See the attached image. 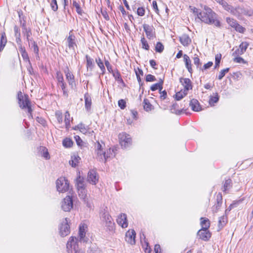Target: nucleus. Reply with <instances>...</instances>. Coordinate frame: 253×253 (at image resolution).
<instances>
[{
	"mask_svg": "<svg viewBox=\"0 0 253 253\" xmlns=\"http://www.w3.org/2000/svg\"><path fill=\"white\" fill-rule=\"evenodd\" d=\"M66 42L68 47L75 51V47H77V45L76 37L73 33V30L70 31L69 33V36L66 39Z\"/></svg>",
	"mask_w": 253,
	"mask_h": 253,
	"instance_id": "6e6552de",
	"label": "nucleus"
},
{
	"mask_svg": "<svg viewBox=\"0 0 253 253\" xmlns=\"http://www.w3.org/2000/svg\"><path fill=\"white\" fill-rule=\"evenodd\" d=\"M221 58V54H217L215 55V65H214V68H217L219 66V64L220 62Z\"/></svg>",
	"mask_w": 253,
	"mask_h": 253,
	"instance_id": "5fc2aeb1",
	"label": "nucleus"
},
{
	"mask_svg": "<svg viewBox=\"0 0 253 253\" xmlns=\"http://www.w3.org/2000/svg\"><path fill=\"white\" fill-rule=\"evenodd\" d=\"M232 180L230 179H228L225 180L223 186V191L226 192L231 187Z\"/></svg>",
	"mask_w": 253,
	"mask_h": 253,
	"instance_id": "ea45409f",
	"label": "nucleus"
},
{
	"mask_svg": "<svg viewBox=\"0 0 253 253\" xmlns=\"http://www.w3.org/2000/svg\"><path fill=\"white\" fill-rule=\"evenodd\" d=\"M222 203V197L221 193H218L216 196V203L212 207V211L217 212L221 206Z\"/></svg>",
	"mask_w": 253,
	"mask_h": 253,
	"instance_id": "6ab92c4d",
	"label": "nucleus"
},
{
	"mask_svg": "<svg viewBox=\"0 0 253 253\" xmlns=\"http://www.w3.org/2000/svg\"><path fill=\"white\" fill-rule=\"evenodd\" d=\"M118 105L121 109H124L126 107V102L124 99L118 101Z\"/></svg>",
	"mask_w": 253,
	"mask_h": 253,
	"instance_id": "774afa93",
	"label": "nucleus"
},
{
	"mask_svg": "<svg viewBox=\"0 0 253 253\" xmlns=\"http://www.w3.org/2000/svg\"><path fill=\"white\" fill-rule=\"evenodd\" d=\"M164 49V46L161 42H157L155 45V51L159 53H162Z\"/></svg>",
	"mask_w": 253,
	"mask_h": 253,
	"instance_id": "c03bdc74",
	"label": "nucleus"
},
{
	"mask_svg": "<svg viewBox=\"0 0 253 253\" xmlns=\"http://www.w3.org/2000/svg\"><path fill=\"white\" fill-rule=\"evenodd\" d=\"M95 62L101 71V74L102 75H104L105 73L106 70L102 60L100 57H98L95 58Z\"/></svg>",
	"mask_w": 253,
	"mask_h": 253,
	"instance_id": "2f4dec72",
	"label": "nucleus"
},
{
	"mask_svg": "<svg viewBox=\"0 0 253 253\" xmlns=\"http://www.w3.org/2000/svg\"><path fill=\"white\" fill-rule=\"evenodd\" d=\"M117 223L122 228H125L127 227V220L126 215L125 213H121L117 219Z\"/></svg>",
	"mask_w": 253,
	"mask_h": 253,
	"instance_id": "2eb2a0df",
	"label": "nucleus"
},
{
	"mask_svg": "<svg viewBox=\"0 0 253 253\" xmlns=\"http://www.w3.org/2000/svg\"><path fill=\"white\" fill-rule=\"evenodd\" d=\"M97 156L96 158L99 161H104L105 162L107 161V159L110 157V156H108V154H106L105 152L103 151V150L101 151H95Z\"/></svg>",
	"mask_w": 253,
	"mask_h": 253,
	"instance_id": "4be33fe9",
	"label": "nucleus"
},
{
	"mask_svg": "<svg viewBox=\"0 0 253 253\" xmlns=\"http://www.w3.org/2000/svg\"><path fill=\"white\" fill-rule=\"evenodd\" d=\"M189 8L191 12H192L195 15H196L197 17L200 19V13L201 12L199 11V10L198 8L192 6H189Z\"/></svg>",
	"mask_w": 253,
	"mask_h": 253,
	"instance_id": "13d9d810",
	"label": "nucleus"
},
{
	"mask_svg": "<svg viewBox=\"0 0 253 253\" xmlns=\"http://www.w3.org/2000/svg\"><path fill=\"white\" fill-rule=\"evenodd\" d=\"M226 22L232 27L235 28L238 23V22L234 19L230 17L226 18Z\"/></svg>",
	"mask_w": 253,
	"mask_h": 253,
	"instance_id": "a19ab883",
	"label": "nucleus"
},
{
	"mask_svg": "<svg viewBox=\"0 0 253 253\" xmlns=\"http://www.w3.org/2000/svg\"><path fill=\"white\" fill-rule=\"evenodd\" d=\"M104 62H105V65L106 67H107V69L108 72L110 73H113V70L112 69V67L111 65L110 64V62H109V61L107 60H106V59L105 58Z\"/></svg>",
	"mask_w": 253,
	"mask_h": 253,
	"instance_id": "0e129e2a",
	"label": "nucleus"
},
{
	"mask_svg": "<svg viewBox=\"0 0 253 253\" xmlns=\"http://www.w3.org/2000/svg\"><path fill=\"white\" fill-rule=\"evenodd\" d=\"M66 80H67L69 85L72 88H74L76 86V84L74 79V76L68 69L65 71Z\"/></svg>",
	"mask_w": 253,
	"mask_h": 253,
	"instance_id": "dca6fc26",
	"label": "nucleus"
},
{
	"mask_svg": "<svg viewBox=\"0 0 253 253\" xmlns=\"http://www.w3.org/2000/svg\"><path fill=\"white\" fill-rule=\"evenodd\" d=\"M249 45V43L247 42H243L239 45V47L237 48L233 53V56H238L243 54L246 51Z\"/></svg>",
	"mask_w": 253,
	"mask_h": 253,
	"instance_id": "9d476101",
	"label": "nucleus"
},
{
	"mask_svg": "<svg viewBox=\"0 0 253 253\" xmlns=\"http://www.w3.org/2000/svg\"><path fill=\"white\" fill-rule=\"evenodd\" d=\"M61 208L65 211H69L73 208V200L71 196H66L61 203Z\"/></svg>",
	"mask_w": 253,
	"mask_h": 253,
	"instance_id": "1a4fd4ad",
	"label": "nucleus"
},
{
	"mask_svg": "<svg viewBox=\"0 0 253 253\" xmlns=\"http://www.w3.org/2000/svg\"><path fill=\"white\" fill-rule=\"evenodd\" d=\"M56 79L57 80L58 85L61 84L62 83H65L63 75L60 71H57L56 72Z\"/></svg>",
	"mask_w": 253,
	"mask_h": 253,
	"instance_id": "79ce46f5",
	"label": "nucleus"
},
{
	"mask_svg": "<svg viewBox=\"0 0 253 253\" xmlns=\"http://www.w3.org/2000/svg\"><path fill=\"white\" fill-rule=\"evenodd\" d=\"M70 232V228L68 224V218H65L59 226V233L61 236H67Z\"/></svg>",
	"mask_w": 253,
	"mask_h": 253,
	"instance_id": "0eeeda50",
	"label": "nucleus"
},
{
	"mask_svg": "<svg viewBox=\"0 0 253 253\" xmlns=\"http://www.w3.org/2000/svg\"><path fill=\"white\" fill-rule=\"evenodd\" d=\"M183 58L186 68L187 69L189 73H192V69L191 67V61L189 57L187 54H184Z\"/></svg>",
	"mask_w": 253,
	"mask_h": 253,
	"instance_id": "bb28decb",
	"label": "nucleus"
},
{
	"mask_svg": "<svg viewBox=\"0 0 253 253\" xmlns=\"http://www.w3.org/2000/svg\"><path fill=\"white\" fill-rule=\"evenodd\" d=\"M219 4L221 5L222 7L226 10L227 8L229 9V4L224 0H214Z\"/></svg>",
	"mask_w": 253,
	"mask_h": 253,
	"instance_id": "6e6d98bb",
	"label": "nucleus"
},
{
	"mask_svg": "<svg viewBox=\"0 0 253 253\" xmlns=\"http://www.w3.org/2000/svg\"><path fill=\"white\" fill-rule=\"evenodd\" d=\"M50 6L51 7V9L54 11H56L57 10L58 5L56 0H51V1L50 2Z\"/></svg>",
	"mask_w": 253,
	"mask_h": 253,
	"instance_id": "680f3d73",
	"label": "nucleus"
},
{
	"mask_svg": "<svg viewBox=\"0 0 253 253\" xmlns=\"http://www.w3.org/2000/svg\"><path fill=\"white\" fill-rule=\"evenodd\" d=\"M85 59L86 60V68L87 70L92 71L95 67V64L93 58H91L89 55H85Z\"/></svg>",
	"mask_w": 253,
	"mask_h": 253,
	"instance_id": "412c9836",
	"label": "nucleus"
},
{
	"mask_svg": "<svg viewBox=\"0 0 253 253\" xmlns=\"http://www.w3.org/2000/svg\"><path fill=\"white\" fill-rule=\"evenodd\" d=\"M141 42L142 43V48L147 50L149 49V45L147 42V41L144 37L141 38Z\"/></svg>",
	"mask_w": 253,
	"mask_h": 253,
	"instance_id": "09e8293b",
	"label": "nucleus"
},
{
	"mask_svg": "<svg viewBox=\"0 0 253 253\" xmlns=\"http://www.w3.org/2000/svg\"><path fill=\"white\" fill-rule=\"evenodd\" d=\"M7 43V38L5 32H2L0 37V52L3 50Z\"/></svg>",
	"mask_w": 253,
	"mask_h": 253,
	"instance_id": "393cba45",
	"label": "nucleus"
},
{
	"mask_svg": "<svg viewBox=\"0 0 253 253\" xmlns=\"http://www.w3.org/2000/svg\"><path fill=\"white\" fill-rule=\"evenodd\" d=\"M116 81L119 82H123V80L121 77L120 73L118 70L116 71H113V73H111Z\"/></svg>",
	"mask_w": 253,
	"mask_h": 253,
	"instance_id": "58836bf2",
	"label": "nucleus"
},
{
	"mask_svg": "<svg viewBox=\"0 0 253 253\" xmlns=\"http://www.w3.org/2000/svg\"><path fill=\"white\" fill-rule=\"evenodd\" d=\"M17 99L19 106L21 109H29V111H31V102L27 94H23L21 91H19Z\"/></svg>",
	"mask_w": 253,
	"mask_h": 253,
	"instance_id": "f03ea898",
	"label": "nucleus"
},
{
	"mask_svg": "<svg viewBox=\"0 0 253 253\" xmlns=\"http://www.w3.org/2000/svg\"><path fill=\"white\" fill-rule=\"evenodd\" d=\"M229 71V68H226L222 70L218 76V79L221 80L225 76V74L228 73Z\"/></svg>",
	"mask_w": 253,
	"mask_h": 253,
	"instance_id": "4d7b16f0",
	"label": "nucleus"
},
{
	"mask_svg": "<svg viewBox=\"0 0 253 253\" xmlns=\"http://www.w3.org/2000/svg\"><path fill=\"white\" fill-rule=\"evenodd\" d=\"M229 9L227 8L226 10V11L229 12L232 15L237 17H239V10L238 9V6H237L236 7H234L233 6H231V5H229Z\"/></svg>",
	"mask_w": 253,
	"mask_h": 253,
	"instance_id": "c756f323",
	"label": "nucleus"
},
{
	"mask_svg": "<svg viewBox=\"0 0 253 253\" xmlns=\"http://www.w3.org/2000/svg\"><path fill=\"white\" fill-rule=\"evenodd\" d=\"M189 106L192 110L195 112H199L202 110V107L197 99H192L189 103Z\"/></svg>",
	"mask_w": 253,
	"mask_h": 253,
	"instance_id": "f3484780",
	"label": "nucleus"
},
{
	"mask_svg": "<svg viewBox=\"0 0 253 253\" xmlns=\"http://www.w3.org/2000/svg\"><path fill=\"white\" fill-rule=\"evenodd\" d=\"M200 19L206 24L214 25L216 27H220L221 26L220 21L217 19V14L207 6L205 7L203 11H201Z\"/></svg>",
	"mask_w": 253,
	"mask_h": 253,
	"instance_id": "f257e3e1",
	"label": "nucleus"
},
{
	"mask_svg": "<svg viewBox=\"0 0 253 253\" xmlns=\"http://www.w3.org/2000/svg\"><path fill=\"white\" fill-rule=\"evenodd\" d=\"M135 74H136V78H137V79L139 83V85H142V83H141L140 76H143V71L141 69L138 68V71H135Z\"/></svg>",
	"mask_w": 253,
	"mask_h": 253,
	"instance_id": "49530a36",
	"label": "nucleus"
},
{
	"mask_svg": "<svg viewBox=\"0 0 253 253\" xmlns=\"http://www.w3.org/2000/svg\"><path fill=\"white\" fill-rule=\"evenodd\" d=\"M163 80H161L160 82L153 84L151 86V90L152 91H155L159 89V91H161L163 89Z\"/></svg>",
	"mask_w": 253,
	"mask_h": 253,
	"instance_id": "c9c22d12",
	"label": "nucleus"
},
{
	"mask_svg": "<svg viewBox=\"0 0 253 253\" xmlns=\"http://www.w3.org/2000/svg\"><path fill=\"white\" fill-rule=\"evenodd\" d=\"M87 180L89 183L93 185L98 182V176L95 170L91 169L88 171Z\"/></svg>",
	"mask_w": 253,
	"mask_h": 253,
	"instance_id": "ddd939ff",
	"label": "nucleus"
},
{
	"mask_svg": "<svg viewBox=\"0 0 253 253\" xmlns=\"http://www.w3.org/2000/svg\"><path fill=\"white\" fill-rule=\"evenodd\" d=\"M85 101V108L87 111L90 110L92 104L91 98L89 94L87 92L84 95Z\"/></svg>",
	"mask_w": 253,
	"mask_h": 253,
	"instance_id": "b1692460",
	"label": "nucleus"
},
{
	"mask_svg": "<svg viewBox=\"0 0 253 253\" xmlns=\"http://www.w3.org/2000/svg\"><path fill=\"white\" fill-rule=\"evenodd\" d=\"M143 103V108L146 111L148 112L152 110L153 106L147 99H144Z\"/></svg>",
	"mask_w": 253,
	"mask_h": 253,
	"instance_id": "4c0bfd02",
	"label": "nucleus"
},
{
	"mask_svg": "<svg viewBox=\"0 0 253 253\" xmlns=\"http://www.w3.org/2000/svg\"><path fill=\"white\" fill-rule=\"evenodd\" d=\"M227 221V218L226 216H220L218 220L219 227H221V228H222L226 224Z\"/></svg>",
	"mask_w": 253,
	"mask_h": 253,
	"instance_id": "a18cd8bd",
	"label": "nucleus"
},
{
	"mask_svg": "<svg viewBox=\"0 0 253 253\" xmlns=\"http://www.w3.org/2000/svg\"><path fill=\"white\" fill-rule=\"evenodd\" d=\"M201 225L202 226L201 229H208L210 227V221L207 218L201 217Z\"/></svg>",
	"mask_w": 253,
	"mask_h": 253,
	"instance_id": "c85d7f7f",
	"label": "nucleus"
},
{
	"mask_svg": "<svg viewBox=\"0 0 253 253\" xmlns=\"http://www.w3.org/2000/svg\"><path fill=\"white\" fill-rule=\"evenodd\" d=\"M219 97L217 93H216L214 96H211L209 100V103L212 105L215 103H217L218 101Z\"/></svg>",
	"mask_w": 253,
	"mask_h": 253,
	"instance_id": "bf43d9fd",
	"label": "nucleus"
},
{
	"mask_svg": "<svg viewBox=\"0 0 253 253\" xmlns=\"http://www.w3.org/2000/svg\"><path fill=\"white\" fill-rule=\"evenodd\" d=\"M78 193L79 197L86 202L87 198V190L85 188L78 189Z\"/></svg>",
	"mask_w": 253,
	"mask_h": 253,
	"instance_id": "7c9ffc66",
	"label": "nucleus"
},
{
	"mask_svg": "<svg viewBox=\"0 0 253 253\" xmlns=\"http://www.w3.org/2000/svg\"><path fill=\"white\" fill-rule=\"evenodd\" d=\"M70 115L69 111H66L65 113L64 122L66 128L68 129L70 127Z\"/></svg>",
	"mask_w": 253,
	"mask_h": 253,
	"instance_id": "e433bc0d",
	"label": "nucleus"
},
{
	"mask_svg": "<svg viewBox=\"0 0 253 253\" xmlns=\"http://www.w3.org/2000/svg\"><path fill=\"white\" fill-rule=\"evenodd\" d=\"M146 81L147 82H154L156 81L155 77L151 74H148L146 76Z\"/></svg>",
	"mask_w": 253,
	"mask_h": 253,
	"instance_id": "69168bd1",
	"label": "nucleus"
},
{
	"mask_svg": "<svg viewBox=\"0 0 253 253\" xmlns=\"http://www.w3.org/2000/svg\"><path fill=\"white\" fill-rule=\"evenodd\" d=\"M136 233L133 229L128 230L126 233L125 240L128 244L134 245L135 244Z\"/></svg>",
	"mask_w": 253,
	"mask_h": 253,
	"instance_id": "f8f14e48",
	"label": "nucleus"
},
{
	"mask_svg": "<svg viewBox=\"0 0 253 253\" xmlns=\"http://www.w3.org/2000/svg\"><path fill=\"white\" fill-rule=\"evenodd\" d=\"M119 138L122 148H126L131 144V139L129 135L126 133H122L119 134Z\"/></svg>",
	"mask_w": 253,
	"mask_h": 253,
	"instance_id": "423d86ee",
	"label": "nucleus"
},
{
	"mask_svg": "<svg viewBox=\"0 0 253 253\" xmlns=\"http://www.w3.org/2000/svg\"><path fill=\"white\" fill-rule=\"evenodd\" d=\"M187 91L181 92L179 91L176 93L175 94V99L176 100H180L182 98H183L186 94Z\"/></svg>",
	"mask_w": 253,
	"mask_h": 253,
	"instance_id": "864d4df0",
	"label": "nucleus"
},
{
	"mask_svg": "<svg viewBox=\"0 0 253 253\" xmlns=\"http://www.w3.org/2000/svg\"><path fill=\"white\" fill-rule=\"evenodd\" d=\"M143 28L146 33L147 37L149 39L151 40L154 37H155V32L153 26H150L148 24H144L143 25Z\"/></svg>",
	"mask_w": 253,
	"mask_h": 253,
	"instance_id": "4468645a",
	"label": "nucleus"
},
{
	"mask_svg": "<svg viewBox=\"0 0 253 253\" xmlns=\"http://www.w3.org/2000/svg\"><path fill=\"white\" fill-rule=\"evenodd\" d=\"M22 33L23 36L26 37V40L29 43L30 42H32L33 41V38H31L32 31L30 28H28L22 30Z\"/></svg>",
	"mask_w": 253,
	"mask_h": 253,
	"instance_id": "5701e85b",
	"label": "nucleus"
},
{
	"mask_svg": "<svg viewBox=\"0 0 253 253\" xmlns=\"http://www.w3.org/2000/svg\"><path fill=\"white\" fill-rule=\"evenodd\" d=\"M234 29L237 32L242 34L244 33L246 31V29L240 25L239 23L237 24V26H236Z\"/></svg>",
	"mask_w": 253,
	"mask_h": 253,
	"instance_id": "052dcab7",
	"label": "nucleus"
},
{
	"mask_svg": "<svg viewBox=\"0 0 253 253\" xmlns=\"http://www.w3.org/2000/svg\"><path fill=\"white\" fill-rule=\"evenodd\" d=\"M76 185H77V189H82L85 188L84 184V181L83 177H81V176H79L77 179Z\"/></svg>",
	"mask_w": 253,
	"mask_h": 253,
	"instance_id": "72a5a7b5",
	"label": "nucleus"
},
{
	"mask_svg": "<svg viewBox=\"0 0 253 253\" xmlns=\"http://www.w3.org/2000/svg\"><path fill=\"white\" fill-rule=\"evenodd\" d=\"M62 143L64 147L68 148L72 146L73 142L71 139L66 138L63 140Z\"/></svg>",
	"mask_w": 253,
	"mask_h": 253,
	"instance_id": "37998d69",
	"label": "nucleus"
},
{
	"mask_svg": "<svg viewBox=\"0 0 253 253\" xmlns=\"http://www.w3.org/2000/svg\"><path fill=\"white\" fill-rule=\"evenodd\" d=\"M21 56L25 62H27L29 65H30V68L32 69V64L29 59L28 54L27 51L21 54Z\"/></svg>",
	"mask_w": 253,
	"mask_h": 253,
	"instance_id": "8fccbe9b",
	"label": "nucleus"
},
{
	"mask_svg": "<svg viewBox=\"0 0 253 253\" xmlns=\"http://www.w3.org/2000/svg\"><path fill=\"white\" fill-rule=\"evenodd\" d=\"M181 43L184 46H188L191 42V40L189 36L186 34H183L179 37Z\"/></svg>",
	"mask_w": 253,
	"mask_h": 253,
	"instance_id": "aec40b11",
	"label": "nucleus"
},
{
	"mask_svg": "<svg viewBox=\"0 0 253 253\" xmlns=\"http://www.w3.org/2000/svg\"><path fill=\"white\" fill-rule=\"evenodd\" d=\"M56 188L58 192L64 193L69 188V182L65 177H60L56 180Z\"/></svg>",
	"mask_w": 253,
	"mask_h": 253,
	"instance_id": "39448f33",
	"label": "nucleus"
},
{
	"mask_svg": "<svg viewBox=\"0 0 253 253\" xmlns=\"http://www.w3.org/2000/svg\"><path fill=\"white\" fill-rule=\"evenodd\" d=\"M211 235V234L208 229H201L197 232V236L199 239L204 241H208Z\"/></svg>",
	"mask_w": 253,
	"mask_h": 253,
	"instance_id": "9b49d317",
	"label": "nucleus"
},
{
	"mask_svg": "<svg viewBox=\"0 0 253 253\" xmlns=\"http://www.w3.org/2000/svg\"><path fill=\"white\" fill-rule=\"evenodd\" d=\"M58 86H60L62 91L63 96L67 97L68 96V93L67 89H66L67 85L65 83H62L61 84L58 85Z\"/></svg>",
	"mask_w": 253,
	"mask_h": 253,
	"instance_id": "603ef678",
	"label": "nucleus"
},
{
	"mask_svg": "<svg viewBox=\"0 0 253 253\" xmlns=\"http://www.w3.org/2000/svg\"><path fill=\"white\" fill-rule=\"evenodd\" d=\"M180 82L184 87V91H187L192 88L191 82L188 78H180Z\"/></svg>",
	"mask_w": 253,
	"mask_h": 253,
	"instance_id": "a211bd4d",
	"label": "nucleus"
},
{
	"mask_svg": "<svg viewBox=\"0 0 253 253\" xmlns=\"http://www.w3.org/2000/svg\"><path fill=\"white\" fill-rule=\"evenodd\" d=\"M86 228V226L85 224L81 225L79 227V237L81 241L84 242V239L85 236V228Z\"/></svg>",
	"mask_w": 253,
	"mask_h": 253,
	"instance_id": "cd10ccee",
	"label": "nucleus"
},
{
	"mask_svg": "<svg viewBox=\"0 0 253 253\" xmlns=\"http://www.w3.org/2000/svg\"><path fill=\"white\" fill-rule=\"evenodd\" d=\"M102 221L105 223L107 229L110 231H113L115 229V224L111 217L107 211H105L101 213Z\"/></svg>",
	"mask_w": 253,
	"mask_h": 253,
	"instance_id": "7ed1b4c3",
	"label": "nucleus"
},
{
	"mask_svg": "<svg viewBox=\"0 0 253 253\" xmlns=\"http://www.w3.org/2000/svg\"><path fill=\"white\" fill-rule=\"evenodd\" d=\"M178 105L176 103H173L171 106L170 110L172 113L175 114L176 115H180L183 111V109L178 110Z\"/></svg>",
	"mask_w": 253,
	"mask_h": 253,
	"instance_id": "473e14b6",
	"label": "nucleus"
},
{
	"mask_svg": "<svg viewBox=\"0 0 253 253\" xmlns=\"http://www.w3.org/2000/svg\"><path fill=\"white\" fill-rule=\"evenodd\" d=\"M238 9L239 10L240 17L242 15L251 16V14L253 13L252 9H246L244 7L239 6Z\"/></svg>",
	"mask_w": 253,
	"mask_h": 253,
	"instance_id": "a878e982",
	"label": "nucleus"
},
{
	"mask_svg": "<svg viewBox=\"0 0 253 253\" xmlns=\"http://www.w3.org/2000/svg\"><path fill=\"white\" fill-rule=\"evenodd\" d=\"M78 239L71 237L66 245L67 251L68 253H84L79 249L77 244Z\"/></svg>",
	"mask_w": 253,
	"mask_h": 253,
	"instance_id": "20e7f679",
	"label": "nucleus"
},
{
	"mask_svg": "<svg viewBox=\"0 0 253 253\" xmlns=\"http://www.w3.org/2000/svg\"><path fill=\"white\" fill-rule=\"evenodd\" d=\"M76 127L84 134H85L87 132V126H85V125L82 123L79 124Z\"/></svg>",
	"mask_w": 253,
	"mask_h": 253,
	"instance_id": "3c124183",
	"label": "nucleus"
},
{
	"mask_svg": "<svg viewBox=\"0 0 253 253\" xmlns=\"http://www.w3.org/2000/svg\"><path fill=\"white\" fill-rule=\"evenodd\" d=\"M73 6L76 8V11L77 13L80 15H82L84 11L80 6L79 2L76 1V0H73Z\"/></svg>",
	"mask_w": 253,
	"mask_h": 253,
	"instance_id": "f704fd0d",
	"label": "nucleus"
},
{
	"mask_svg": "<svg viewBox=\"0 0 253 253\" xmlns=\"http://www.w3.org/2000/svg\"><path fill=\"white\" fill-rule=\"evenodd\" d=\"M80 159V158L79 157H75L74 158H72L71 161H69V163L72 167L75 168L78 165Z\"/></svg>",
	"mask_w": 253,
	"mask_h": 253,
	"instance_id": "de8ad7c7",
	"label": "nucleus"
},
{
	"mask_svg": "<svg viewBox=\"0 0 253 253\" xmlns=\"http://www.w3.org/2000/svg\"><path fill=\"white\" fill-rule=\"evenodd\" d=\"M14 37H21V33L20 31L19 27L15 25L14 27Z\"/></svg>",
	"mask_w": 253,
	"mask_h": 253,
	"instance_id": "338daca9",
	"label": "nucleus"
},
{
	"mask_svg": "<svg viewBox=\"0 0 253 253\" xmlns=\"http://www.w3.org/2000/svg\"><path fill=\"white\" fill-rule=\"evenodd\" d=\"M233 61L236 63H242L244 64H246L247 62L241 57L238 56H235V58L233 59Z\"/></svg>",
	"mask_w": 253,
	"mask_h": 253,
	"instance_id": "e2e57ef3",
	"label": "nucleus"
}]
</instances>
